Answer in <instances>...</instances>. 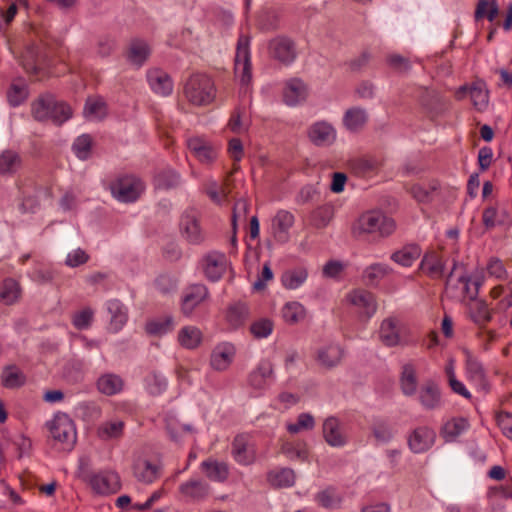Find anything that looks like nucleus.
I'll use <instances>...</instances> for the list:
<instances>
[{
  "label": "nucleus",
  "instance_id": "f257e3e1",
  "mask_svg": "<svg viewBox=\"0 0 512 512\" xmlns=\"http://www.w3.org/2000/svg\"><path fill=\"white\" fill-rule=\"evenodd\" d=\"M31 112L35 120L44 122L52 120L62 124L71 117V108L64 102L57 101L52 94L39 96L31 105Z\"/></svg>",
  "mask_w": 512,
  "mask_h": 512
},
{
  "label": "nucleus",
  "instance_id": "f03ea898",
  "mask_svg": "<svg viewBox=\"0 0 512 512\" xmlns=\"http://www.w3.org/2000/svg\"><path fill=\"white\" fill-rule=\"evenodd\" d=\"M184 95L192 105H209L216 98L214 81L205 73H194L185 82Z\"/></svg>",
  "mask_w": 512,
  "mask_h": 512
},
{
  "label": "nucleus",
  "instance_id": "7ed1b4c3",
  "mask_svg": "<svg viewBox=\"0 0 512 512\" xmlns=\"http://www.w3.org/2000/svg\"><path fill=\"white\" fill-rule=\"evenodd\" d=\"M378 336L381 343L388 348L416 343L412 338L410 328L396 316H389L382 320Z\"/></svg>",
  "mask_w": 512,
  "mask_h": 512
},
{
  "label": "nucleus",
  "instance_id": "20e7f679",
  "mask_svg": "<svg viewBox=\"0 0 512 512\" xmlns=\"http://www.w3.org/2000/svg\"><path fill=\"white\" fill-rule=\"evenodd\" d=\"M46 427L59 449L71 451L77 440L74 421L68 414L58 412L53 419L46 422Z\"/></svg>",
  "mask_w": 512,
  "mask_h": 512
},
{
  "label": "nucleus",
  "instance_id": "39448f33",
  "mask_svg": "<svg viewBox=\"0 0 512 512\" xmlns=\"http://www.w3.org/2000/svg\"><path fill=\"white\" fill-rule=\"evenodd\" d=\"M396 229L395 221L380 211H367L355 223L353 232L357 235L378 234L381 237L390 236Z\"/></svg>",
  "mask_w": 512,
  "mask_h": 512
},
{
  "label": "nucleus",
  "instance_id": "423d86ee",
  "mask_svg": "<svg viewBox=\"0 0 512 512\" xmlns=\"http://www.w3.org/2000/svg\"><path fill=\"white\" fill-rule=\"evenodd\" d=\"M112 195L121 202H133L144 190L143 182L135 176H122L110 184Z\"/></svg>",
  "mask_w": 512,
  "mask_h": 512
},
{
  "label": "nucleus",
  "instance_id": "0eeeda50",
  "mask_svg": "<svg viewBox=\"0 0 512 512\" xmlns=\"http://www.w3.org/2000/svg\"><path fill=\"white\" fill-rule=\"evenodd\" d=\"M249 45V36L240 35L236 48L235 73L239 76L242 85H249L252 81V65Z\"/></svg>",
  "mask_w": 512,
  "mask_h": 512
},
{
  "label": "nucleus",
  "instance_id": "6e6552de",
  "mask_svg": "<svg viewBox=\"0 0 512 512\" xmlns=\"http://www.w3.org/2000/svg\"><path fill=\"white\" fill-rule=\"evenodd\" d=\"M82 478L88 481L91 488L98 494L115 493L120 489V478L117 473L107 471L96 474L82 472Z\"/></svg>",
  "mask_w": 512,
  "mask_h": 512
},
{
  "label": "nucleus",
  "instance_id": "1a4fd4ad",
  "mask_svg": "<svg viewBox=\"0 0 512 512\" xmlns=\"http://www.w3.org/2000/svg\"><path fill=\"white\" fill-rule=\"evenodd\" d=\"M180 230L183 237L194 245L201 244L205 240V233L201 228L199 213L193 209H187L181 216Z\"/></svg>",
  "mask_w": 512,
  "mask_h": 512
},
{
  "label": "nucleus",
  "instance_id": "9d476101",
  "mask_svg": "<svg viewBox=\"0 0 512 512\" xmlns=\"http://www.w3.org/2000/svg\"><path fill=\"white\" fill-rule=\"evenodd\" d=\"M209 297L208 288L203 284H192L182 293L180 310L185 317H191L196 310Z\"/></svg>",
  "mask_w": 512,
  "mask_h": 512
},
{
  "label": "nucleus",
  "instance_id": "9b49d317",
  "mask_svg": "<svg viewBox=\"0 0 512 512\" xmlns=\"http://www.w3.org/2000/svg\"><path fill=\"white\" fill-rule=\"evenodd\" d=\"M210 491L211 487L206 481L196 478L189 479L178 487L181 499L187 502L204 501L209 496Z\"/></svg>",
  "mask_w": 512,
  "mask_h": 512
},
{
  "label": "nucleus",
  "instance_id": "f8f14e48",
  "mask_svg": "<svg viewBox=\"0 0 512 512\" xmlns=\"http://www.w3.org/2000/svg\"><path fill=\"white\" fill-rule=\"evenodd\" d=\"M347 301L356 307L360 315L371 318L377 311V301L373 293L364 289H355L346 296Z\"/></svg>",
  "mask_w": 512,
  "mask_h": 512
},
{
  "label": "nucleus",
  "instance_id": "ddd939ff",
  "mask_svg": "<svg viewBox=\"0 0 512 512\" xmlns=\"http://www.w3.org/2000/svg\"><path fill=\"white\" fill-rule=\"evenodd\" d=\"M269 54L275 60L288 65L296 58V49L293 41L284 36L272 39L268 45Z\"/></svg>",
  "mask_w": 512,
  "mask_h": 512
},
{
  "label": "nucleus",
  "instance_id": "4468645a",
  "mask_svg": "<svg viewBox=\"0 0 512 512\" xmlns=\"http://www.w3.org/2000/svg\"><path fill=\"white\" fill-rule=\"evenodd\" d=\"M295 222L294 215L287 210H279L271 220V233L276 242L284 244L289 241V230Z\"/></svg>",
  "mask_w": 512,
  "mask_h": 512
},
{
  "label": "nucleus",
  "instance_id": "2eb2a0df",
  "mask_svg": "<svg viewBox=\"0 0 512 512\" xmlns=\"http://www.w3.org/2000/svg\"><path fill=\"white\" fill-rule=\"evenodd\" d=\"M231 454L240 465H250L256 459V452L247 434L237 435L232 442Z\"/></svg>",
  "mask_w": 512,
  "mask_h": 512
},
{
  "label": "nucleus",
  "instance_id": "dca6fc26",
  "mask_svg": "<svg viewBox=\"0 0 512 512\" xmlns=\"http://www.w3.org/2000/svg\"><path fill=\"white\" fill-rule=\"evenodd\" d=\"M418 400L425 410L440 409L442 406V396L438 383L434 380L425 381L419 389Z\"/></svg>",
  "mask_w": 512,
  "mask_h": 512
},
{
  "label": "nucleus",
  "instance_id": "f3484780",
  "mask_svg": "<svg viewBox=\"0 0 512 512\" xmlns=\"http://www.w3.org/2000/svg\"><path fill=\"white\" fill-rule=\"evenodd\" d=\"M458 99L464 98L466 95H469L473 106L482 111L488 106L489 102V94L486 88L485 82L481 80H477L473 82L470 87L462 86L458 89L456 93Z\"/></svg>",
  "mask_w": 512,
  "mask_h": 512
},
{
  "label": "nucleus",
  "instance_id": "a211bd4d",
  "mask_svg": "<svg viewBox=\"0 0 512 512\" xmlns=\"http://www.w3.org/2000/svg\"><path fill=\"white\" fill-rule=\"evenodd\" d=\"M148 84L151 90L160 96H169L173 91V80L170 75L160 69L151 68L146 73Z\"/></svg>",
  "mask_w": 512,
  "mask_h": 512
},
{
  "label": "nucleus",
  "instance_id": "6ab92c4d",
  "mask_svg": "<svg viewBox=\"0 0 512 512\" xmlns=\"http://www.w3.org/2000/svg\"><path fill=\"white\" fill-rule=\"evenodd\" d=\"M436 434L433 429L421 426L412 431L408 437V445L412 452L423 453L434 444Z\"/></svg>",
  "mask_w": 512,
  "mask_h": 512
},
{
  "label": "nucleus",
  "instance_id": "aec40b11",
  "mask_svg": "<svg viewBox=\"0 0 512 512\" xmlns=\"http://www.w3.org/2000/svg\"><path fill=\"white\" fill-rule=\"evenodd\" d=\"M187 145L190 152L203 164H210L217 157L216 148L203 138H190Z\"/></svg>",
  "mask_w": 512,
  "mask_h": 512
},
{
  "label": "nucleus",
  "instance_id": "412c9836",
  "mask_svg": "<svg viewBox=\"0 0 512 512\" xmlns=\"http://www.w3.org/2000/svg\"><path fill=\"white\" fill-rule=\"evenodd\" d=\"M309 139L317 146H329L336 139V131L325 121L313 124L308 131Z\"/></svg>",
  "mask_w": 512,
  "mask_h": 512
},
{
  "label": "nucleus",
  "instance_id": "4be33fe9",
  "mask_svg": "<svg viewBox=\"0 0 512 512\" xmlns=\"http://www.w3.org/2000/svg\"><path fill=\"white\" fill-rule=\"evenodd\" d=\"M226 270V257L223 253L213 251L204 258V272L210 281H218Z\"/></svg>",
  "mask_w": 512,
  "mask_h": 512
},
{
  "label": "nucleus",
  "instance_id": "5701e85b",
  "mask_svg": "<svg viewBox=\"0 0 512 512\" xmlns=\"http://www.w3.org/2000/svg\"><path fill=\"white\" fill-rule=\"evenodd\" d=\"M201 471L214 482L223 483L229 477V467L225 462L208 458L200 464Z\"/></svg>",
  "mask_w": 512,
  "mask_h": 512
},
{
  "label": "nucleus",
  "instance_id": "b1692460",
  "mask_svg": "<svg viewBox=\"0 0 512 512\" xmlns=\"http://www.w3.org/2000/svg\"><path fill=\"white\" fill-rule=\"evenodd\" d=\"M133 474L138 481L151 484L160 476V467L147 459L139 458L134 462Z\"/></svg>",
  "mask_w": 512,
  "mask_h": 512
},
{
  "label": "nucleus",
  "instance_id": "393cba45",
  "mask_svg": "<svg viewBox=\"0 0 512 512\" xmlns=\"http://www.w3.org/2000/svg\"><path fill=\"white\" fill-rule=\"evenodd\" d=\"M273 375V365L269 360H262L249 374V385L257 390H263L268 386V380Z\"/></svg>",
  "mask_w": 512,
  "mask_h": 512
},
{
  "label": "nucleus",
  "instance_id": "a878e982",
  "mask_svg": "<svg viewBox=\"0 0 512 512\" xmlns=\"http://www.w3.org/2000/svg\"><path fill=\"white\" fill-rule=\"evenodd\" d=\"M369 119L368 112L362 107H351L347 109L343 116V125L350 132H359L367 124Z\"/></svg>",
  "mask_w": 512,
  "mask_h": 512
},
{
  "label": "nucleus",
  "instance_id": "bb28decb",
  "mask_svg": "<svg viewBox=\"0 0 512 512\" xmlns=\"http://www.w3.org/2000/svg\"><path fill=\"white\" fill-rule=\"evenodd\" d=\"M308 96V88L300 79H291L287 82L283 92L284 101L287 105L294 106L304 101Z\"/></svg>",
  "mask_w": 512,
  "mask_h": 512
},
{
  "label": "nucleus",
  "instance_id": "cd10ccee",
  "mask_svg": "<svg viewBox=\"0 0 512 512\" xmlns=\"http://www.w3.org/2000/svg\"><path fill=\"white\" fill-rule=\"evenodd\" d=\"M323 436L328 445L342 447L346 444V437L341 432L339 420L328 417L323 423Z\"/></svg>",
  "mask_w": 512,
  "mask_h": 512
},
{
  "label": "nucleus",
  "instance_id": "c85d7f7f",
  "mask_svg": "<svg viewBox=\"0 0 512 512\" xmlns=\"http://www.w3.org/2000/svg\"><path fill=\"white\" fill-rule=\"evenodd\" d=\"M234 348L229 344H221L214 348L210 357V364L214 370L224 371L232 363Z\"/></svg>",
  "mask_w": 512,
  "mask_h": 512
},
{
  "label": "nucleus",
  "instance_id": "c756f323",
  "mask_svg": "<svg viewBox=\"0 0 512 512\" xmlns=\"http://www.w3.org/2000/svg\"><path fill=\"white\" fill-rule=\"evenodd\" d=\"M420 268L432 279H440L444 274L445 261L434 252H428L424 255Z\"/></svg>",
  "mask_w": 512,
  "mask_h": 512
},
{
  "label": "nucleus",
  "instance_id": "7c9ffc66",
  "mask_svg": "<svg viewBox=\"0 0 512 512\" xmlns=\"http://www.w3.org/2000/svg\"><path fill=\"white\" fill-rule=\"evenodd\" d=\"M150 47L146 41L133 39L127 50V60L136 67H141L149 58Z\"/></svg>",
  "mask_w": 512,
  "mask_h": 512
},
{
  "label": "nucleus",
  "instance_id": "2f4dec72",
  "mask_svg": "<svg viewBox=\"0 0 512 512\" xmlns=\"http://www.w3.org/2000/svg\"><path fill=\"white\" fill-rule=\"evenodd\" d=\"M22 296V287L14 278H5L0 283V301L5 305H14Z\"/></svg>",
  "mask_w": 512,
  "mask_h": 512
},
{
  "label": "nucleus",
  "instance_id": "473e14b6",
  "mask_svg": "<svg viewBox=\"0 0 512 512\" xmlns=\"http://www.w3.org/2000/svg\"><path fill=\"white\" fill-rule=\"evenodd\" d=\"M343 354V349L339 345L329 344L318 350L317 361L322 367L331 369L341 362Z\"/></svg>",
  "mask_w": 512,
  "mask_h": 512
},
{
  "label": "nucleus",
  "instance_id": "72a5a7b5",
  "mask_svg": "<svg viewBox=\"0 0 512 512\" xmlns=\"http://www.w3.org/2000/svg\"><path fill=\"white\" fill-rule=\"evenodd\" d=\"M468 428L469 422L466 418L455 417L444 423L440 434L447 442H452Z\"/></svg>",
  "mask_w": 512,
  "mask_h": 512
},
{
  "label": "nucleus",
  "instance_id": "f704fd0d",
  "mask_svg": "<svg viewBox=\"0 0 512 512\" xmlns=\"http://www.w3.org/2000/svg\"><path fill=\"white\" fill-rule=\"evenodd\" d=\"M125 423L121 420H111L101 423L97 428V437L103 441L120 439L124 432Z\"/></svg>",
  "mask_w": 512,
  "mask_h": 512
},
{
  "label": "nucleus",
  "instance_id": "c9c22d12",
  "mask_svg": "<svg viewBox=\"0 0 512 512\" xmlns=\"http://www.w3.org/2000/svg\"><path fill=\"white\" fill-rule=\"evenodd\" d=\"M281 453L291 461L305 462L309 457L307 444L302 441L284 442L281 445Z\"/></svg>",
  "mask_w": 512,
  "mask_h": 512
},
{
  "label": "nucleus",
  "instance_id": "e433bc0d",
  "mask_svg": "<svg viewBox=\"0 0 512 512\" xmlns=\"http://www.w3.org/2000/svg\"><path fill=\"white\" fill-rule=\"evenodd\" d=\"M202 332L196 326H185L178 333V342L185 349H195L202 342Z\"/></svg>",
  "mask_w": 512,
  "mask_h": 512
},
{
  "label": "nucleus",
  "instance_id": "4c0bfd02",
  "mask_svg": "<svg viewBox=\"0 0 512 512\" xmlns=\"http://www.w3.org/2000/svg\"><path fill=\"white\" fill-rule=\"evenodd\" d=\"M124 382L119 375L107 373L99 377L97 381L98 390L108 396L115 395L122 391Z\"/></svg>",
  "mask_w": 512,
  "mask_h": 512
},
{
  "label": "nucleus",
  "instance_id": "58836bf2",
  "mask_svg": "<svg viewBox=\"0 0 512 512\" xmlns=\"http://www.w3.org/2000/svg\"><path fill=\"white\" fill-rule=\"evenodd\" d=\"M1 381L6 388H19L26 383V376L16 365H8L2 371Z\"/></svg>",
  "mask_w": 512,
  "mask_h": 512
},
{
  "label": "nucleus",
  "instance_id": "ea45409f",
  "mask_svg": "<svg viewBox=\"0 0 512 512\" xmlns=\"http://www.w3.org/2000/svg\"><path fill=\"white\" fill-rule=\"evenodd\" d=\"M421 255V248L416 244L404 246L402 249L394 252L391 259L399 265L410 267Z\"/></svg>",
  "mask_w": 512,
  "mask_h": 512
},
{
  "label": "nucleus",
  "instance_id": "a19ab883",
  "mask_svg": "<svg viewBox=\"0 0 512 512\" xmlns=\"http://www.w3.org/2000/svg\"><path fill=\"white\" fill-rule=\"evenodd\" d=\"M401 390L404 395L412 396L417 391L416 369L413 364L407 363L402 367L400 377Z\"/></svg>",
  "mask_w": 512,
  "mask_h": 512
},
{
  "label": "nucleus",
  "instance_id": "79ce46f5",
  "mask_svg": "<svg viewBox=\"0 0 512 512\" xmlns=\"http://www.w3.org/2000/svg\"><path fill=\"white\" fill-rule=\"evenodd\" d=\"M466 373L469 380L478 386L485 383V371L482 363L470 352H466Z\"/></svg>",
  "mask_w": 512,
  "mask_h": 512
},
{
  "label": "nucleus",
  "instance_id": "37998d69",
  "mask_svg": "<svg viewBox=\"0 0 512 512\" xmlns=\"http://www.w3.org/2000/svg\"><path fill=\"white\" fill-rule=\"evenodd\" d=\"M315 501L323 508L334 510L341 506L343 498L334 487H327L315 495Z\"/></svg>",
  "mask_w": 512,
  "mask_h": 512
},
{
  "label": "nucleus",
  "instance_id": "c03bdc74",
  "mask_svg": "<svg viewBox=\"0 0 512 512\" xmlns=\"http://www.w3.org/2000/svg\"><path fill=\"white\" fill-rule=\"evenodd\" d=\"M392 272V269L383 263H374L363 272V278L367 285L375 286Z\"/></svg>",
  "mask_w": 512,
  "mask_h": 512
},
{
  "label": "nucleus",
  "instance_id": "a18cd8bd",
  "mask_svg": "<svg viewBox=\"0 0 512 512\" xmlns=\"http://www.w3.org/2000/svg\"><path fill=\"white\" fill-rule=\"evenodd\" d=\"M471 319L479 326H484L492 320V311L483 300H475L469 306Z\"/></svg>",
  "mask_w": 512,
  "mask_h": 512
},
{
  "label": "nucleus",
  "instance_id": "49530a36",
  "mask_svg": "<svg viewBox=\"0 0 512 512\" xmlns=\"http://www.w3.org/2000/svg\"><path fill=\"white\" fill-rule=\"evenodd\" d=\"M308 277V272L305 268L299 267L287 270L282 274L281 281L285 288L294 290L299 288Z\"/></svg>",
  "mask_w": 512,
  "mask_h": 512
},
{
  "label": "nucleus",
  "instance_id": "de8ad7c7",
  "mask_svg": "<svg viewBox=\"0 0 512 512\" xmlns=\"http://www.w3.org/2000/svg\"><path fill=\"white\" fill-rule=\"evenodd\" d=\"M267 480L274 487H290L295 483V473L291 468H282L277 471H270Z\"/></svg>",
  "mask_w": 512,
  "mask_h": 512
},
{
  "label": "nucleus",
  "instance_id": "09e8293b",
  "mask_svg": "<svg viewBox=\"0 0 512 512\" xmlns=\"http://www.w3.org/2000/svg\"><path fill=\"white\" fill-rule=\"evenodd\" d=\"M21 158L15 151L5 150L0 154V174H13L21 167Z\"/></svg>",
  "mask_w": 512,
  "mask_h": 512
},
{
  "label": "nucleus",
  "instance_id": "8fccbe9b",
  "mask_svg": "<svg viewBox=\"0 0 512 512\" xmlns=\"http://www.w3.org/2000/svg\"><path fill=\"white\" fill-rule=\"evenodd\" d=\"M249 316V307L245 303H235L227 310V321L235 328L244 324Z\"/></svg>",
  "mask_w": 512,
  "mask_h": 512
},
{
  "label": "nucleus",
  "instance_id": "3c124183",
  "mask_svg": "<svg viewBox=\"0 0 512 512\" xmlns=\"http://www.w3.org/2000/svg\"><path fill=\"white\" fill-rule=\"evenodd\" d=\"M106 103L102 98H88L86 100L83 114L88 119H102L106 116Z\"/></svg>",
  "mask_w": 512,
  "mask_h": 512
},
{
  "label": "nucleus",
  "instance_id": "603ef678",
  "mask_svg": "<svg viewBox=\"0 0 512 512\" xmlns=\"http://www.w3.org/2000/svg\"><path fill=\"white\" fill-rule=\"evenodd\" d=\"M306 311L299 302H289L282 308V317L286 323L296 324L305 318Z\"/></svg>",
  "mask_w": 512,
  "mask_h": 512
},
{
  "label": "nucleus",
  "instance_id": "864d4df0",
  "mask_svg": "<svg viewBox=\"0 0 512 512\" xmlns=\"http://www.w3.org/2000/svg\"><path fill=\"white\" fill-rule=\"evenodd\" d=\"M40 64L39 48L35 45L28 46L22 55L23 68L28 73H37Z\"/></svg>",
  "mask_w": 512,
  "mask_h": 512
},
{
  "label": "nucleus",
  "instance_id": "5fc2aeb1",
  "mask_svg": "<svg viewBox=\"0 0 512 512\" xmlns=\"http://www.w3.org/2000/svg\"><path fill=\"white\" fill-rule=\"evenodd\" d=\"M334 216V209L324 205L315 209L312 213V222L316 228L326 227Z\"/></svg>",
  "mask_w": 512,
  "mask_h": 512
},
{
  "label": "nucleus",
  "instance_id": "6e6d98bb",
  "mask_svg": "<svg viewBox=\"0 0 512 512\" xmlns=\"http://www.w3.org/2000/svg\"><path fill=\"white\" fill-rule=\"evenodd\" d=\"M91 148L92 138L87 134L79 136L72 146L75 155L81 160H86L90 156Z\"/></svg>",
  "mask_w": 512,
  "mask_h": 512
},
{
  "label": "nucleus",
  "instance_id": "4d7b16f0",
  "mask_svg": "<svg viewBox=\"0 0 512 512\" xmlns=\"http://www.w3.org/2000/svg\"><path fill=\"white\" fill-rule=\"evenodd\" d=\"M372 433L379 443H388L393 438L392 427L384 420L374 422L372 426Z\"/></svg>",
  "mask_w": 512,
  "mask_h": 512
},
{
  "label": "nucleus",
  "instance_id": "13d9d810",
  "mask_svg": "<svg viewBox=\"0 0 512 512\" xmlns=\"http://www.w3.org/2000/svg\"><path fill=\"white\" fill-rule=\"evenodd\" d=\"M146 388L150 395L158 396L162 394L167 388V381L165 377L158 373H151L146 378Z\"/></svg>",
  "mask_w": 512,
  "mask_h": 512
},
{
  "label": "nucleus",
  "instance_id": "bf43d9fd",
  "mask_svg": "<svg viewBox=\"0 0 512 512\" xmlns=\"http://www.w3.org/2000/svg\"><path fill=\"white\" fill-rule=\"evenodd\" d=\"M107 309L111 315V322L122 326L127 320V313L124 305L116 299L107 302Z\"/></svg>",
  "mask_w": 512,
  "mask_h": 512
},
{
  "label": "nucleus",
  "instance_id": "052dcab7",
  "mask_svg": "<svg viewBox=\"0 0 512 512\" xmlns=\"http://www.w3.org/2000/svg\"><path fill=\"white\" fill-rule=\"evenodd\" d=\"M180 182V176L172 170L163 171L155 177V186L159 189L176 187Z\"/></svg>",
  "mask_w": 512,
  "mask_h": 512
},
{
  "label": "nucleus",
  "instance_id": "680f3d73",
  "mask_svg": "<svg viewBox=\"0 0 512 512\" xmlns=\"http://www.w3.org/2000/svg\"><path fill=\"white\" fill-rule=\"evenodd\" d=\"M173 328V318L166 317L163 320L150 321L146 324V332L150 335H162Z\"/></svg>",
  "mask_w": 512,
  "mask_h": 512
},
{
  "label": "nucleus",
  "instance_id": "e2e57ef3",
  "mask_svg": "<svg viewBox=\"0 0 512 512\" xmlns=\"http://www.w3.org/2000/svg\"><path fill=\"white\" fill-rule=\"evenodd\" d=\"M273 331V323L269 319H259L255 322H253L250 326V332L252 335L257 338H266L268 337Z\"/></svg>",
  "mask_w": 512,
  "mask_h": 512
},
{
  "label": "nucleus",
  "instance_id": "0e129e2a",
  "mask_svg": "<svg viewBox=\"0 0 512 512\" xmlns=\"http://www.w3.org/2000/svg\"><path fill=\"white\" fill-rule=\"evenodd\" d=\"M314 426L315 421L313 416L309 413H301L297 418V422L289 424L287 430L292 434H296L301 430H311Z\"/></svg>",
  "mask_w": 512,
  "mask_h": 512
},
{
  "label": "nucleus",
  "instance_id": "69168bd1",
  "mask_svg": "<svg viewBox=\"0 0 512 512\" xmlns=\"http://www.w3.org/2000/svg\"><path fill=\"white\" fill-rule=\"evenodd\" d=\"M89 260V255L81 248H77L70 253H68L65 264L68 267L75 268L80 265L87 263Z\"/></svg>",
  "mask_w": 512,
  "mask_h": 512
},
{
  "label": "nucleus",
  "instance_id": "338daca9",
  "mask_svg": "<svg viewBox=\"0 0 512 512\" xmlns=\"http://www.w3.org/2000/svg\"><path fill=\"white\" fill-rule=\"evenodd\" d=\"M93 315L91 308H85L74 315L73 325L79 330L86 329L91 325Z\"/></svg>",
  "mask_w": 512,
  "mask_h": 512
},
{
  "label": "nucleus",
  "instance_id": "774afa93",
  "mask_svg": "<svg viewBox=\"0 0 512 512\" xmlns=\"http://www.w3.org/2000/svg\"><path fill=\"white\" fill-rule=\"evenodd\" d=\"M28 92L25 86L12 84L8 92V101L12 106H18L27 98Z\"/></svg>",
  "mask_w": 512,
  "mask_h": 512
}]
</instances>
